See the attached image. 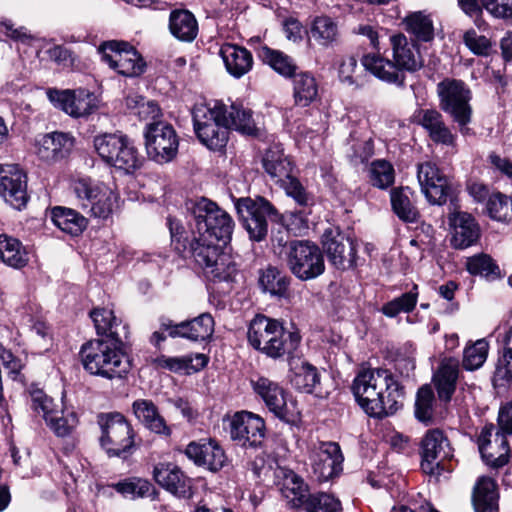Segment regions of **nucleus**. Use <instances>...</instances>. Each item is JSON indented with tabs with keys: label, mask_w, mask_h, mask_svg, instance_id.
Instances as JSON below:
<instances>
[{
	"label": "nucleus",
	"mask_w": 512,
	"mask_h": 512,
	"mask_svg": "<svg viewBox=\"0 0 512 512\" xmlns=\"http://www.w3.org/2000/svg\"><path fill=\"white\" fill-rule=\"evenodd\" d=\"M47 97L54 107L73 118L87 117L98 110L100 100L87 89H48Z\"/></svg>",
	"instance_id": "2eb2a0df"
},
{
	"label": "nucleus",
	"mask_w": 512,
	"mask_h": 512,
	"mask_svg": "<svg viewBox=\"0 0 512 512\" xmlns=\"http://www.w3.org/2000/svg\"><path fill=\"white\" fill-rule=\"evenodd\" d=\"M161 329L168 331L172 338L182 337L191 341H205L214 332V319L209 313H202L190 321L173 324L169 319L161 321Z\"/></svg>",
	"instance_id": "5701e85b"
},
{
	"label": "nucleus",
	"mask_w": 512,
	"mask_h": 512,
	"mask_svg": "<svg viewBox=\"0 0 512 512\" xmlns=\"http://www.w3.org/2000/svg\"><path fill=\"white\" fill-rule=\"evenodd\" d=\"M370 180L373 186L386 189L394 183V168L386 160H375L370 166Z\"/></svg>",
	"instance_id": "4d7b16f0"
},
{
	"label": "nucleus",
	"mask_w": 512,
	"mask_h": 512,
	"mask_svg": "<svg viewBox=\"0 0 512 512\" xmlns=\"http://www.w3.org/2000/svg\"><path fill=\"white\" fill-rule=\"evenodd\" d=\"M494 377L496 380H502L512 385V326L505 335L504 351L498 359Z\"/></svg>",
	"instance_id": "6e6d98bb"
},
{
	"label": "nucleus",
	"mask_w": 512,
	"mask_h": 512,
	"mask_svg": "<svg viewBox=\"0 0 512 512\" xmlns=\"http://www.w3.org/2000/svg\"><path fill=\"white\" fill-rule=\"evenodd\" d=\"M406 29L418 40L430 41L434 37L433 21L429 15L422 11L409 14L405 18Z\"/></svg>",
	"instance_id": "09e8293b"
},
{
	"label": "nucleus",
	"mask_w": 512,
	"mask_h": 512,
	"mask_svg": "<svg viewBox=\"0 0 512 512\" xmlns=\"http://www.w3.org/2000/svg\"><path fill=\"white\" fill-rule=\"evenodd\" d=\"M168 225L170 229L172 245L174 246L175 250L184 257H187L188 254L191 256L190 244L192 240L189 241L187 237L184 236L185 230L181 223L176 219L168 218Z\"/></svg>",
	"instance_id": "0e129e2a"
},
{
	"label": "nucleus",
	"mask_w": 512,
	"mask_h": 512,
	"mask_svg": "<svg viewBox=\"0 0 512 512\" xmlns=\"http://www.w3.org/2000/svg\"><path fill=\"white\" fill-rule=\"evenodd\" d=\"M280 181L282 182V185L288 196L292 197L301 206L308 205L309 195L296 178L292 177L290 174Z\"/></svg>",
	"instance_id": "774afa93"
},
{
	"label": "nucleus",
	"mask_w": 512,
	"mask_h": 512,
	"mask_svg": "<svg viewBox=\"0 0 512 512\" xmlns=\"http://www.w3.org/2000/svg\"><path fill=\"white\" fill-rule=\"evenodd\" d=\"M341 502L331 494L318 492L311 494L304 511L305 512H339Z\"/></svg>",
	"instance_id": "13d9d810"
},
{
	"label": "nucleus",
	"mask_w": 512,
	"mask_h": 512,
	"mask_svg": "<svg viewBox=\"0 0 512 512\" xmlns=\"http://www.w3.org/2000/svg\"><path fill=\"white\" fill-rule=\"evenodd\" d=\"M207 363L208 357L201 353L179 357L160 355L153 360V364L158 369H164L174 373L186 374L200 371L207 365Z\"/></svg>",
	"instance_id": "473e14b6"
},
{
	"label": "nucleus",
	"mask_w": 512,
	"mask_h": 512,
	"mask_svg": "<svg viewBox=\"0 0 512 512\" xmlns=\"http://www.w3.org/2000/svg\"><path fill=\"white\" fill-rule=\"evenodd\" d=\"M358 404L373 417L394 414L401 406L404 390L393 374L382 368L360 370L352 384Z\"/></svg>",
	"instance_id": "f03ea898"
},
{
	"label": "nucleus",
	"mask_w": 512,
	"mask_h": 512,
	"mask_svg": "<svg viewBox=\"0 0 512 512\" xmlns=\"http://www.w3.org/2000/svg\"><path fill=\"white\" fill-rule=\"evenodd\" d=\"M220 54L228 73L235 78L242 77L252 69V54L244 47L225 44L221 47Z\"/></svg>",
	"instance_id": "72a5a7b5"
},
{
	"label": "nucleus",
	"mask_w": 512,
	"mask_h": 512,
	"mask_svg": "<svg viewBox=\"0 0 512 512\" xmlns=\"http://www.w3.org/2000/svg\"><path fill=\"white\" fill-rule=\"evenodd\" d=\"M348 156L352 163L359 164L368 161L374 153L372 139H357L354 133L350 134L348 140Z\"/></svg>",
	"instance_id": "052dcab7"
},
{
	"label": "nucleus",
	"mask_w": 512,
	"mask_h": 512,
	"mask_svg": "<svg viewBox=\"0 0 512 512\" xmlns=\"http://www.w3.org/2000/svg\"><path fill=\"white\" fill-rule=\"evenodd\" d=\"M239 218L249 238L260 242L268 234V220L277 221L279 214L274 206L265 198H239L235 203Z\"/></svg>",
	"instance_id": "9b49d317"
},
{
	"label": "nucleus",
	"mask_w": 512,
	"mask_h": 512,
	"mask_svg": "<svg viewBox=\"0 0 512 512\" xmlns=\"http://www.w3.org/2000/svg\"><path fill=\"white\" fill-rule=\"evenodd\" d=\"M154 480L178 498H190L192 480L174 463H159L153 470Z\"/></svg>",
	"instance_id": "a878e982"
},
{
	"label": "nucleus",
	"mask_w": 512,
	"mask_h": 512,
	"mask_svg": "<svg viewBox=\"0 0 512 512\" xmlns=\"http://www.w3.org/2000/svg\"><path fill=\"white\" fill-rule=\"evenodd\" d=\"M286 264L299 280L307 281L322 275L325 270L319 247L309 241L294 240L284 246Z\"/></svg>",
	"instance_id": "9d476101"
},
{
	"label": "nucleus",
	"mask_w": 512,
	"mask_h": 512,
	"mask_svg": "<svg viewBox=\"0 0 512 512\" xmlns=\"http://www.w3.org/2000/svg\"><path fill=\"white\" fill-rule=\"evenodd\" d=\"M311 37L322 46L333 43L338 36L337 24L327 16L316 17L310 29Z\"/></svg>",
	"instance_id": "603ef678"
},
{
	"label": "nucleus",
	"mask_w": 512,
	"mask_h": 512,
	"mask_svg": "<svg viewBox=\"0 0 512 512\" xmlns=\"http://www.w3.org/2000/svg\"><path fill=\"white\" fill-rule=\"evenodd\" d=\"M414 121L420 125L435 144L455 148L457 135L444 121L443 115L436 109H418L414 113Z\"/></svg>",
	"instance_id": "b1692460"
},
{
	"label": "nucleus",
	"mask_w": 512,
	"mask_h": 512,
	"mask_svg": "<svg viewBox=\"0 0 512 512\" xmlns=\"http://www.w3.org/2000/svg\"><path fill=\"white\" fill-rule=\"evenodd\" d=\"M421 448V468L427 474L438 473L440 467L444 469L443 462L453 457L450 443L439 429H433L426 433L421 442Z\"/></svg>",
	"instance_id": "a211bd4d"
},
{
	"label": "nucleus",
	"mask_w": 512,
	"mask_h": 512,
	"mask_svg": "<svg viewBox=\"0 0 512 512\" xmlns=\"http://www.w3.org/2000/svg\"><path fill=\"white\" fill-rule=\"evenodd\" d=\"M125 498L137 499L152 497L155 494L154 486L142 478H129L109 485Z\"/></svg>",
	"instance_id": "49530a36"
},
{
	"label": "nucleus",
	"mask_w": 512,
	"mask_h": 512,
	"mask_svg": "<svg viewBox=\"0 0 512 512\" xmlns=\"http://www.w3.org/2000/svg\"><path fill=\"white\" fill-rule=\"evenodd\" d=\"M53 223L72 236L80 235L87 227V219L74 209L57 206L52 209Z\"/></svg>",
	"instance_id": "58836bf2"
},
{
	"label": "nucleus",
	"mask_w": 512,
	"mask_h": 512,
	"mask_svg": "<svg viewBox=\"0 0 512 512\" xmlns=\"http://www.w3.org/2000/svg\"><path fill=\"white\" fill-rule=\"evenodd\" d=\"M487 210L491 218L497 221L512 220V198L502 193H494L488 198Z\"/></svg>",
	"instance_id": "5fc2aeb1"
},
{
	"label": "nucleus",
	"mask_w": 512,
	"mask_h": 512,
	"mask_svg": "<svg viewBox=\"0 0 512 512\" xmlns=\"http://www.w3.org/2000/svg\"><path fill=\"white\" fill-rule=\"evenodd\" d=\"M343 460L344 457L338 443H321L313 456V472L319 481H328L342 472Z\"/></svg>",
	"instance_id": "bb28decb"
},
{
	"label": "nucleus",
	"mask_w": 512,
	"mask_h": 512,
	"mask_svg": "<svg viewBox=\"0 0 512 512\" xmlns=\"http://www.w3.org/2000/svg\"><path fill=\"white\" fill-rule=\"evenodd\" d=\"M500 430L486 425L478 437V447L487 465L499 468L509 460V445L505 434H512V401L503 406L498 416Z\"/></svg>",
	"instance_id": "423d86ee"
},
{
	"label": "nucleus",
	"mask_w": 512,
	"mask_h": 512,
	"mask_svg": "<svg viewBox=\"0 0 512 512\" xmlns=\"http://www.w3.org/2000/svg\"><path fill=\"white\" fill-rule=\"evenodd\" d=\"M0 359L5 369L8 370L9 376L13 380L21 379V371L25 366L23 360L15 356L10 350L0 344Z\"/></svg>",
	"instance_id": "338daca9"
},
{
	"label": "nucleus",
	"mask_w": 512,
	"mask_h": 512,
	"mask_svg": "<svg viewBox=\"0 0 512 512\" xmlns=\"http://www.w3.org/2000/svg\"><path fill=\"white\" fill-rule=\"evenodd\" d=\"M72 190L80 208L99 219H107L112 214L118 198L106 184L88 177L75 180Z\"/></svg>",
	"instance_id": "6e6552de"
},
{
	"label": "nucleus",
	"mask_w": 512,
	"mask_h": 512,
	"mask_svg": "<svg viewBox=\"0 0 512 512\" xmlns=\"http://www.w3.org/2000/svg\"><path fill=\"white\" fill-rule=\"evenodd\" d=\"M169 31L179 41L192 42L198 35V22L190 11L176 9L169 16Z\"/></svg>",
	"instance_id": "e433bc0d"
},
{
	"label": "nucleus",
	"mask_w": 512,
	"mask_h": 512,
	"mask_svg": "<svg viewBox=\"0 0 512 512\" xmlns=\"http://www.w3.org/2000/svg\"><path fill=\"white\" fill-rule=\"evenodd\" d=\"M185 455L199 467L211 472L220 471L227 462L222 447L215 440L206 442H191L185 449Z\"/></svg>",
	"instance_id": "cd10ccee"
},
{
	"label": "nucleus",
	"mask_w": 512,
	"mask_h": 512,
	"mask_svg": "<svg viewBox=\"0 0 512 512\" xmlns=\"http://www.w3.org/2000/svg\"><path fill=\"white\" fill-rule=\"evenodd\" d=\"M292 383L297 389L303 392H312L314 387L319 383L317 369L308 363L302 364L292 378Z\"/></svg>",
	"instance_id": "680f3d73"
},
{
	"label": "nucleus",
	"mask_w": 512,
	"mask_h": 512,
	"mask_svg": "<svg viewBox=\"0 0 512 512\" xmlns=\"http://www.w3.org/2000/svg\"><path fill=\"white\" fill-rule=\"evenodd\" d=\"M144 136L147 153L157 163H168L177 155L179 140L171 124L150 122Z\"/></svg>",
	"instance_id": "4468645a"
},
{
	"label": "nucleus",
	"mask_w": 512,
	"mask_h": 512,
	"mask_svg": "<svg viewBox=\"0 0 512 512\" xmlns=\"http://www.w3.org/2000/svg\"><path fill=\"white\" fill-rule=\"evenodd\" d=\"M79 356L89 374L107 380L123 379L131 370L123 340L92 339L81 346Z\"/></svg>",
	"instance_id": "20e7f679"
},
{
	"label": "nucleus",
	"mask_w": 512,
	"mask_h": 512,
	"mask_svg": "<svg viewBox=\"0 0 512 512\" xmlns=\"http://www.w3.org/2000/svg\"><path fill=\"white\" fill-rule=\"evenodd\" d=\"M488 350V342L484 339L467 346L463 352V367L470 371L479 369L487 359Z\"/></svg>",
	"instance_id": "864d4df0"
},
{
	"label": "nucleus",
	"mask_w": 512,
	"mask_h": 512,
	"mask_svg": "<svg viewBox=\"0 0 512 512\" xmlns=\"http://www.w3.org/2000/svg\"><path fill=\"white\" fill-rule=\"evenodd\" d=\"M417 301L418 286L414 284L410 291L384 304L381 312L389 318L396 317L400 313H410L414 310Z\"/></svg>",
	"instance_id": "8fccbe9b"
},
{
	"label": "nucleus",
	"mask_w": 512,
	"mask_h": 512,
	"mask_svg": "<svg viewBox=\"0 0 512 512\" xmlns=\"http://www.w3.org/2000/svg\"><path fill=\"white\" fill-rule=\"evenodd\" d=\"M258 56L275 72L285 78H290L296 74L297 65L294 59L282 51L262 46L258 50Z\"/></svg>",
	"instance_id": "79ce46f5"
},
{
	"label": "nucleus",
	"mask_w": 512,
	"mask_h": 512,
	"mask_svg": "<svg viewBox=\"0 0 512 512\" xmlns=\"http://www.w3.org/2000/svg\"><path fill=\"white\" fill-rule=\"evenodd\" d=\"M436 91L440 108L451 118L472 111L471 91L462 80L445 78L437 84Z\"/></svg>",
	"instance_id": "dca6fc26"
},
{
	"label": "nucleus",
	"mask_w": 512,
	"mask_h": 512,
	"mask_svg": "<svg viewBox=\"0 0 512 512\" xmlns=\"http://www.w3.org/2000/svg\"><path fill=\"white\" fill-rule=\"evenodd\" d=\"M390 44L393 61L371 53L362 58V65L380 80L402 86L405 80L403 71L419 70L423 66V60L417 45L404 34L392 35Z\"/></svg>",
	"instance_id": "7ed1b4c3"
},
{
	"label": "nucleus",
	"mask_w": 512,
	"mask_h": 512,
	"mask_svg": "<svg viewBox=\"0 0 512 512\" xmlns=\"http://www.w3.org/2000/svg\"><path fill=\"white\" fill-rule=\"evenodd\" d=\"M225 110L222 121L227 130L233 128L248 135L255 132V122L250 109L245 108L241 103H231L230 105L225 104Z\"/></svg>",
	"instance_id": "4c0bfd02"
},
{
	"label": "nucleus",
	"mask_w": 512,
	"mask_h": 512,
	"mask_svg": "<svg viewBox=\"0 0 512 512\" xmlns=\"http://www.w3.org/2000/svg\"><path fill=\"white\" fill-rule=\"evenodd\" d=\"M499 491L496 481L488 476L477 479L472 493L475 512H499Z\"/></svg>",
	"instance_id": "2f4dec72"
},
{
	"label": "nucleus",
	"mask_w": 512,
	"mask_h": 512,
	"mask_svg": "<svg viewBox=\"0 0 512 512\" xmlns=\"http://www.w3.org/2000/svg\"><path fill=\"white\" fill-rule=\"evenodd\" d=\"M98 424L102 431L101 445L109 456H123L133 447V431L122 414H100Z\"/></svg>",
	"instance_id": "f8f14e48"
},
{
	"label": "nucleus",
	"mask_w": 512,
	"mask_h": 512,
	"mask_svg": "<svg viewBox=\"0 0 512 512\" xmlns=\"http://www.w3.org/2000/svg\"><path fill=\"white\" fill-rule=\"evenodd\" d=\"M0 195L17 210L26 206V176L16 165L0 166Z\"/></svg>",
	"instance_id": "4be33fe9"
},
{
	"label": "nucleus",
	"mask_w": 512,
	"mask_h": 512,
	"mask_svg": "<svg viewBox=\"0 0 512 512\" xmlns=\"http://www.w3.org/2000/svg\"><path fill=\"white\" fill-rule=\"evenodd\" d=\"M119 146L111 166L122 169L127 173L134 172L136 169L140 168L142 158L133 145V142L126 135L124 136V141H122Z\"/></svg>",
	"instance_id": "a18cd8bd"
},
{
	"label": "nucleus",
	"mask_w": 512,
	"mask_h": 512,
	"mask_svg": "<svg viewBox=\"0 0 512 512\" xmlns=\"http://www.w3.org/2000/svg\"><path fill=\"white\" fill-rule=\"evenodd\" d=\"M230 436L244 447H258L265 436L264 421L251 412H237L230 420Z\"/></svg>",
	"instance_id": "aec40b11"
},
{
	"label": "nucleus",
	"mask_w": 512,
	"mask_h": 512,
	"mask_svg": "<svg viewBox=\"0 0 512 512\" xmlns=\"http://www.w3.org/2000/svg\"><path fill=\"white\" fill-rule=\"evenodd\" d=\"M262 165L264 170L273 179L282 180L292 173L293 166L279 146H273L265 152Z\"/></svg>",
	"instance_id": "ea45409f"
},
{
	"label": "nucleus",
	"mask_w": 512,
	"mask_h": 512,
	"mask_svg": "<svg viewBox=\"0 0 512 512\" xmlns=\"http://www.w3.org/2000/svg\"><path fill=\"white\" fill-rule=\"evenodd\" d=\"M463 42L472 53L478 56H488L492 46L486 36L477 34L474 29L465 32Z\"/></svg>",
	"instance_id": "69168bd1"
},
{
	"label": "nucleus",
	"mask_w": 512,
	"mask_h": 512,
	"mask_svg": "<svg viewBox=\"0 0 512 512\" xmlns=\"http://www.w3.org/2000/svg\"><path fill=\"white\" fill-rule=\"evenodd\" d=\"M193 234L190 244L191 257L213 282L229 281L236 267L220 242L226 244L232 236L234 222L230 215L216 203L201 198L187 203Z\"/></svg>",
	"instance_id": "f257e3e1"
},
{
	"label": "nucleus",
	"mask_w": 512,
	"mask_h": 512,
	"mask_svg": "<svg viewBox=\"0 0 512 512\" xmlns=\"http://www.w3.org/2000/svg\"><path fill=\"white\" fill-rule=\"evenodd\" d=\"M74 146V138L64 132H52L40 137L36 142V153L44 161L54 162L69 155Z\"/></svg>",
	"instance_id": "c756f323"
},
{
	"label": "nucleus",
	"mask_w": 512,
	"mask_h": 512,
	"mask_svg": "<svg viewBox=\"0 0 512 512\" xmlns=\"http://www.w3.org/2000/svg\"><path fill=\"white\" fill-rule=\"evenodd\" d=\"M90 317L94 323L98 335L106 336L110 340L121 341L127 339L128 328L122 324L113 310L108 308H95L90 312Z\"/></svg>",
	"instance_id": "7c9ffc66"
},
{
	"label": "nucleus",
	"mask_w": 512,
	"mask_h": 512,
	"mask_svg": "<svg viewBox=\"0 0 512 512\" xmlns=\"http://www.w3.org/2000/svg\"><path fill=\"white\" fill-rule=\"evenodd\" d=\"M132 409L136 418L150 431L169 436L171 429L165 419L160 415L156 405L147 399H138L133 402Z\"/></svg>",
	"instance_id": "c9c22d12"
},
{
	"label": "nucleus",
	"mask_w": 512,
	"mask_h": 512,
	"mask_svg": "<svg viewBox=\"0 0 512 512\" xmlns=\"http://www.w3.org/2000/svg\"><path fill=\"white\" fill-rule=\"evenodd\" d=\"M293 86L295 102L302 107L310 105L318 95L316 79L308 72L295 74Z\"/></svg>",
	"instance_id": "c03bdc74"
},
{
	"label": "nucleus",
	"mask_w": 512,
	"mask_h": 512,
	"mask_svg": "<svg viewBox=\"0 0 512 512\" xmlns=\"http://www.w3.org/2000/svg\"><path fill=\"white\" fill-rule=\"evenodd\" d=\"M452 228L451 245L456 249H465L474 245L480 236L479 226L467 212L454 211L449 214Z\"/></svg>",
	"instance_id": "c85d7f7f"
},
{
	"label": "nucleus",
	"mask_w": 512,
	"mask_h": 512,
	"mask_svg": "<svg viewBox=\"0 0 512 512\" xmlns=\"http://www.w3.org/2000/svg\"><path fill=\"white\" fill-rule=\"evenodd\" d=\"M409 188H394L391 190L390 198L394 213L405 222H415L418 211L411 203Z\"/></svg>",
	"instance_id": "de8ad7c7"
},
{
	"label": "nucleus",
	"mask_w": 512,
	"mask_h": 512,
	"mask_svg": "<svg viewBox=\"0 0 512 512\" xmlns=\"http://www.w3.org/2000/svg\"><path fill=\"white\" fill-rule=\"evenodd\" d=\"M434 393L429 385L419 388L415 402V416L424 423H428L433 415Z\"/></svg>",
	"instance_id": "bf43d9fd"
},
{
	"label": "nucleus",
	"mask_w": 512,
	"mask_h": 512,
	"mask_svg": "<svg viewBox=\"0 0 512 512\" xmlns=\"http://www.w3.org/2000/svg\"><path fill=\"white\" fill-rule=\"evenodd\" d=\"M247 337L253 348L274 359L292 354L300 343L297 333L286 331L278 320L262 314L250 321Z\"/></svg>",
	"instance_id": "39448f33"
},
{
	"label": "nucleus",
	"mask_w": 512,
	"mask_h": 512,
	"mask_svg": "<svg viewBox=\"0 0 512 512\" xmlns=\"http://www.w3.org/2000/svg\"><path fill=\"white\" fill-rule=\"evenodd\" d=\"M322 245L329 261L336 268L356 266V244L338 229H327L322 237Z\"/></svg>",
	"instance_id": "6ab92c4d"
},
{
	"label": "nucleus",
	"mask_w": 512,
	"mask_h": 512,
	"mask_svg": "<svg viewBox=\"0 0 512 512\" xmlns=\"http://www.w3.org/2000/svg\"><path fill=\"white\" fill-rule=\"evenodd\" d=\"M459 374V362L455 358H445L433 380L440 400L448 402L456 389Z\"/></svg>",
	"instance_id": "f704fd0d"
},
{
	"label": "nucleus",
	"mask_w": 512,
	"mask_h": 512,
	"mask_svg": "<svg viewBox=\"0 0 512 512\" xmlns=\"http://www.w3.org/2000/svg\"><path fill=\"white\" fill-rule=\"evenodd\" d=\"M249 383L255 395L277 418L287 423H294L298 419L300 411L297 402L278 382L262 375H254Z\"/></svg>",
	"instance_id": "1a4fd4ad"
},
{
	"label": "nucleus",
	"mask_w": 512,
	"mask_h": 512,
	"mask_svg": "<svg viewBox=\"0 0 512 512\" xmlns=\"http://www.w3.org/2000/svg\"><path fill=\"white\" fill-rule=\"evenodd\" d=\"M0 259L16 269L26 266L29 261L28 252L22 243L7 235H0Z\"/></svg>",
	"instance_id": "a19ab883"
},
{
	"label": "nucleus",
	"mask_w": 512,
	"mask_h": 512,
	"mask_svg": "<svg viewBox=\"0 0 512 512\" xmlns=\"http://www.w3.org/2000/svg\"><path fill=\"white\" fill-rule=\"evenodd\" d=\"M102 60L125 77L140 76L146 68V63L138 51L129 43L123 41H107L98 48Z\"/></svg>",
	"instance_id": "ddd939ff"
},
{
	"label": "nucleus",
	"mask_w": 512,
	"mask_h": 512,
	"mask_svg": "<svg viewBox=\"0 0 512 512\" xmlns=\"http://www.w3.org/2000/svg\"><path fill=\"white\" fill-rule=\"evenodd\" d=\"M124 136L119 133H103L94 137L95 151L104 162L112 164L119 145L124 141Z\"/></svg>",
	"instance_id": "3c124183"
},
{
	"label": "nucleus",
	"mask_w": 512,
	"mask_h": 512,
	"mask_svg": "<svg viewBox=\"0 0 512 512\" xmlns=\"http://www.w3.org/2000/svg\"><path fill=\"white\" fill-rule=\"evenodd\" d=\"M417 177L422 192L431 204L446 203L451 194V185L436 164L427 161L418 165Z\"/></svg>",
	"instance_id": "412c9836"
},
{
	"label": "nucleus",
	"mask_w": 512,
	"mask_h": 512,
	"mask_svg": "<svg viewBox=\"0 0 512 512\" xmlns=\"http://www.w3.org/2000/svg\"><path fill=\"white\" fill-rule=\"evenodd\" d=\"M279 491L286 506L295 511L304 510L311 493L308 485L294 471L280 468L277 473Z\"/></svg>",
	"instance_id": "393cba45"
},
{
	"label": "nucleus",
	"mask_w": 512,
	"mask_h": 512,
	"mask_svg": "<svg viewBox=\"0 0 512 512\" xmlns=\"http://www.w3.org/2000/svg\"><path fill=\"white\" fill-rule=\"evenodd\" d=\"M259 284L264 292L278 298H286L290 278L275 267L266 268L260 275Z\"/></svg>",
	"instance_id": "37998d69"
},
{
	"label": "nucleus",
	"mask_w": 512,
	"mask_h": 512,
	"mask_svg": "<svg viewBox=\"0 0 512 512\" xmlns=\"http://www.w3.org/2000/svg\"><path fill=\"white\" fill-rule=\"evenodd\" d=\"M225 111V103L217 100L193 109L195 133L210 150H221L227 144L229 131L222 121Z\"/></svg>",
	"instance_id": "0eeeda50"
},
{
	"label": "nucleus",
	"mask_w": 512,
	"mask_h": 512,
	"mask_svg": "<svg viewBox=\"0 0 512 512\" xmlns=\"http://www.w3.org/2000/svg\"><path fill=\"white\" fill-rule=\"evenodd\" d=\"M31 408L42 413L47 425L59 437L69 435L78 423L75 413L64 415L63 411L55 410L53 400L41 390L31 392Z\"/></svg>",
	"instance_id": "f3484780"
},
{
	"label": "nucleus",
	"mask_w": 512,
	"mask_h": 512,
	"mask_svg": "<svg viewBox=\"0 0 512 512\" xmlns=\"http://www.w3.org/2000/svg\"><path fill=\"white\" fill-rule=\"evenodd\" d=\"M466 268L472 275L490 276L496 274L498 267L492 258L486 254H480L467 259Z\"/></svg>",
	"instance_id": "e2e57ef3"
}]
</instances>
